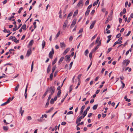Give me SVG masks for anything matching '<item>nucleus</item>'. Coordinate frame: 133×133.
Listing matches in <instances>:
<instances>
[{
	"instance_id": "dca6fc26",
	"label": "nucleus",
	"mask_w": 133,
	"mask_h": 133,
	"mask_svg": "<svg viewBox=\"0 0 133 133\" xmlns=\"http://www.w3.org/2000/svg\"><path fill=\"white\" fill-rule=\"evenodd\" d=\"M26 25L25 24H24L22 26L21 28L24 30H26Z\"/></svg>"
},
{
	"instance_id": "0e129e2a",
	"label": "nucleus",
	"mask_w": 133,
	"mask_h": 133,
	"mask_svg": "<svg viewBox=\"0 0 133 133\" xmlns=\"http://www.w3.org/2000/svg\"><path fill=\"white\" fill-rule=\"evenodd\" d=\"M49 101H48V102H46V105H45V107L46 108L47 107H48V105L49 104Z\"/></svg>"
},
{
	"instance_id": "49530a36",
	"label": "nucleus",
	"mask_w": 133,
	"mask_h": 133,
	"mask_svg": "<svg viewBox=\"0 0 133 133\" xmlns=\"http://www.w3.org/2000/svg\"><path fill=\"white\" fill-rule=\"evenodd\" d=\"M16 37H15V36H14L13 37V38H12V40L13 41H14V42H15V41H16Z\"/></svg>"
},
{
	"instance_id": "7ed1b4c3",
	"label": "nucleus",
	"mask_w": 133,
	"mask_h": 133,
	"mask_svg": "<svg viewBox=\"0 0 133 133\" xmlns=\"http://www.w3.org/2000/svg\"><path fill=\"white\" fill-rule=\"evenodd\" d=\"M54 54V51L53 48H52L51 51L50 52L49 54V56L51 59H52L53 55Z\"/></svg>"
},
{
	"instance_id": "2f4dec72",
	"label": "nucleus",
	"mask_w": 133,
	"mask_h": 133,
	"mask_svg": "<svg viewBox=\"0 0 133 133\" xmlns=\"http://www.w3.org/2000/svg\"><path fill=\"white\" fill-rule=\"evenodd\" d=\"M93 53L91 52L90 53L89 55V56L90 59L92 58V54Z\"/></svg>"
},
{
	"instance_id": "603ef678",
	"label": "nucleus",
	"mask_w": 133,
	"mask_h": 133,
	"mask_svg": "<svg viewBox=\"0 0 133 133\" xmlns=\"http://www.w3.org/2000/svg\"><path fill=\"white\" fill-rule=\"evenodd\" d=\"M72 14V12H70L68 16V18H69V17L71 16Z\"/></svg>"
},
{
	"instance_id": "9d476101",
	"label": "nucleus",
	"mask_w": 133,
	"mask_h": 133,
	"mask_svg": "<svg viewBox=\"0 0 133 133\" xmlns=\"http://www.w3.org/2000/svg\"><path fill=\"white\" fill-rule=\"evenodd\" d=\"M28 87V84H27L26 85V88L25 89V94H24V95L25 96V99H26L27 98V94H26V92H27V90Z\"/></svg>"
},
{
	"instance_id": "bb28decb",
	"label": "nucleus",
	"mask_w": 133,
	"mask_h": 133,
	"mask_svg": "<svg viewBox=\"0 0 133 133\" xmlns=\"http://www.w3.org/2000/svg\"><path fill=\"white\" fill-rule=\"evenodd\" d=\"M57 60V58H56L54 61L52 62V65H54L56 62Z\"/></svg>"
},
{
	"instance_id": "774afa93",
	"label": "nucleus",
	"mask_w": 133,
	"mask_h": 133,
	"mask_svg": "<svg viewBox=\"0 0 133 133\" xmlns=\"http://www.w3.org/2000/svg\"><path fill=\"white\" fill-rule=\"evenodd\" d=\"M92 113H90L88 115V117H90L92 115Z\"/></svg>"
},
{
	"instance_id": "864d4df0",
	"label": "nucleus",
	"mask_w": 133,
	"mask_h": 133,
	"mask_svg": "<svg viewBox=\"0 0 133 133\" xmlns=\"http://www.w3.org/2000/svg\"><path fill=\"white\" fill-rule=\"evenodd\" d=\"M12 101L11 100V98H10V97L9 98V99L6 101V102H8V103H9L10 101Z\"/></svg>"
},
{
	"instance_id": "f3484780",
	"label": "nucleus",
	"mask_w": 133,
	"mask_h": 133,
	"mask_svg": "<svg viewBox=\"0 0 133 133\" xmlns=\"http://www.w3.org/2000/svg\"><path fill=\"white\" fill-rule=\"evenodd\" d=\"M64 59V57H61L58 61V63L59 64L61 63L62 62V61H63Z\"/></svg>"
},
{
	"instance_id": "6ab92c4d",
	"label": "nucleus",
	"mask_w": 133,
	"mask_h": 133,
	"mask_svg": "<svg viewBox=\"0 0 133 133\" xmlns=\"http://www.w3.org/2000/svg\"><path fill=\"white\" fill-rule=\"evenodd\" d=\"M98 106V104H96L94 105L92 107L93 109L94 110H96Z\"/></svg>"
},
{
	"instance_id": "052dcab7",
	"label": "nucleus",
	"mask_w": 133,
	"mask_h": 133,
	"mask_svg": "<svg viewBox=\"0 0 133 133\" xmlns=\"http://www.w3.org/2000/svg\"><path fill=\"white\" fill-rule=\"evenodd\" d=\"M82 74H79L78 76V77H77V78H78V79L79 80V79H80V78H81V76H82Z\"/></svg>"
},
{
	"instance_id": "338daca9",
	"label": "nucleus",
	"mask_w": 133,
	"mask_h": 133,
	"mask_svg": "<svg viewBox=\"0 0 133 133\" xmlns=\"http://www.w3.org/2000/svg\"><path fill=\"white\" fill-rule=\"evenodd\" d=\"M107 19L109 20V21L111 20V16H108Z\"/></svg>"
},
{
	"instance_id": "6e6552de",
	"label": "nucleus",
	"mask_w": 133,
	"mask_h": 133,
	"mask_svg": "<svg viewBox=\"0 0 133 133\" xmlns=\"http://www.w3.org/2000/svg\"><path fill=\"white\" fill-rule=\"evenodd\" d=\"M31 48L28 50L26 53V56L29 57L31 54Z\"/></svg>"
},
{
	"instance_id": "bf43d9fd",
	"label": "nucleus",
	"mask_w": 133,
	"mask_h": 133,
	"mask_svg": "<svg viewBox=\"0 0 133 133\" xmlns=\"http://www.w3.org/2000/svg\"><path fill=\"white\" fill-rule=\"evenodd\" d=\"M98 3V2H97L96 1H95L94 2L93 4V6H95V5H97Z\"/></svg>"
},
{
	"instance_id": "473e14b6",
	"label": "nucleus",
	"mask_w": 133,
	"mask_h": 133,
	"mask_svg": "<svg viewBox=\"0 0 133 133\" xmlns=\"http://www.w3.org/2000/svg\"><path fill=\"white\" fill-rule=\"evenodd\" d=\"M44 117H45V118H46L47 117V115L46 114L43 115L41 117V118H43Z\"/></svg>"
},
{
	"instance_id": "1a4fd4ad",
	"label": "nucleus",
	"mask_w": 133,
	"mask_h": 133,
	"mask_svg": "<svg viewBox=\"0 0 133 133\" xmlns=\"http://www.w3.org/2000/svg\"><path fill=\"white\" fill-rule=\"evenodd\" d=\"M71 55H66L65 56V57L66 58L65 59V61H67L68 60H69V62L70 61L71 59L70 58V57Z\"/></svg>"
},
{
	"instance_id": "5701e85b",
	"label": "nucleus",
	"mask_w": 133,
	"mask_h": 133,
	"mask_svg": "<svg viewBox=\"0 0 133 133\" xmlns=\"http://www.w3.org/2000/svg\"><path fill=\"white\" fill-rule=\"evenodd\" d=\"M34 43V40H32L31 41H30L29 44V45H32Z\"/></svg>"
},
{
	"instance_id": "393cba45",
	"label": "nucleus",
	"mask_w": 133,
	"mask_h": 133,
	"mask_svg": "<svg viewBox=\"0 0 133 133\" xmlns=\"http://www.w3.org/2000/svg\"><path fill=\"white\" fill-rule=\"evenodd\" d=\"M87 113V111H86L85 110L84 114H83V118H84L85 116Z\"/></svg>"
},
{
	"instance_id": "3c124183",
	"label": "nucleus",
	"mask_w": 133,
	"mask_h": 133,
	"mask_svg": "<svg viewBox=\"0 0 133 133\" xmlns=\"http://www.w3.org/2000/svg\"><path fill=\"white\" fill-rule=\"evenodd\" d=\"M131 32V31H129L128 34L125 36L127 37L130 34Z\"/></svg>"
},
{
	"instance_id": "a18cd8bd",
	"label": "nucleus",
	"mask_w": 133,
	"mask_h": 133,
	"mask_svg": "<svg viewBox=\"0 0 133 133\" xmlns=\"http://www.w3.org/2000/svg\"><path fill=\"white\" fill-rule=\"evenodd\" d=\"M23 9V8L22 7H21L20 8L19 10L18 11V12L19 13H20L21 12V11Z\"/></svg>"
},
{
	"instance_id": "5fc2aeb1",
	"label": "nucleus",
	"mask_w": 133,
	"mask_h": 133,
	"mask_svg": "<svg viewBox=\"0 0 133 133\" xmlns=\"http://www.w3.org/2000/svg\"><path fill=\"white\" fill-rule=\"evenodd\" d=\"M126 66H127L129 63L130 61H129L128 59H127V61H126Z\"/></svg>"
},
{
	"instance_id": "f03ea898",
	"label": "nucleus",
	"mask_w": 133,
	"mask_h": 133,
	"mask_svg": "<svg viewBox=\"0 0 133 133\" xmlns=\"http://www.w3.org/2000/svg\"><path fill=\"white\" fill-rule=\"evenodd\" d=\"M122 37H120L118 40V41L115 42L114 45H113V47H114L117 44H121L122 43V42L121 41L122 40Z\"/></svg>"
},
{
	"instance_id": "680f3d73",
	"label": "nucleus",
	"mask_w": 133,
	"mask_h": 133,
	"mask_svg": "<svg viewBox=\"0 0 133 133\" xmlns=\"http://www.w3.org/2000/svg\"><path fill=\"white\" fill-rule=\"evenodd\" d=\"M27 118L28 120H30L32 119V118L30 116H29L27 117Z\"/></svg>"
},
{
	"instance_id": "6e6d98bb",
	"label": "nucleus",
	"mask_w": 133,
	"mask_h": 133,
	"mask_svg": "<svg viewBox=\"0 0 133 133\" xmlns=\"http://www.w3.org/2000/svg\"><path fill=\"white\" fill-rule=\"evenodd\" d=\"M121 83H122V85H123L122 88H123L125 87V84L121 81Z\"/></svg>"
},
{
	"instance_id": "39448f33",
	"label": "nucleus",
	"mask_w": 133,
	"mask_h": 133,
	"mask_svg": "<svg viewBox=\"0 0 133 133\" xmlns=\"http://www.w3.org/2000/svg\"><path fill=\"white\" fill-rule=\"evenodd\" d=\"M68 23V21L67 20H66L65 21L63 25V28L64 29H65L66 28V27Z\"/></svg>"
},
{
	"instance_id": "79ce46f5",
	"label": "nucleus",
	"mask_w": 133,
	"mask_h": 133,
	"mask_svg": "<svg viewBox=\"0 0 133 133\" xmlns=\"http://www.w3.org/2000/svg\"><path fill=\"white\" fill-rule=\"evenodd\" d=\"M110 28V25H109V24H108L107 26V28L106 29V30L107 31V30L108 29H109Z\"/></svg>"
},
{
	"instance_id": "ea45409f",
	"label": "nucleus",
	"mask_w": 133,
	"mask_h": 133,
	"mask_svg": "<svg viewBox=\"0 0 133 133\" xmlns=\"http://www.w3.org/2000/svg\"><path fill=\"white\" fill-rule=\"evenodd\" d=\"M19 87V84H18L15 88V91H17L18 90Z\"/></svg>"
},
{
	"instance_id": "b1692460",
	"label": "nucleus",
	"mask_w": 133,
	"mask_h": 133,
	"mask_svg": "<svg viewBox=\"0 0 133 133\" xmlns=\"http://www.w3.org/2000/svg\"><path fill=\"white\" fill-rule=\"evenodd\" d=\"M45 44V42L44 40H43L42 41V48L43 49L44 48Z\"/></svg>"
},
{
	"instance_id": "f8f14e48",
	"label": "nucleus",
	"mask_w": 133,
	"mask_h": 133,
	"mask_svg": "<svg viewBox=\"0 0 133 133\" xmlns=\"http://www.w3.org/2000/svg\"><path fill=\"white\" fill-rule=\"evenodd\" d=\"M69 48H68L66 49L63 52V54L65 55L69 51Z\"/></svg>"
},
{
	"instance_id": "c756f323",
	"label": "nucleus",
	"mask_w": 133,
	"mask_h": 133,
	"mask_svg": "<svg viewBox=\"0 0 133 133\" xmlns=\"http://www.w3.org/2000/svg\"><path fill=\"white\" fill-rule=\"evenodd\" d=\"M78 10H77L76 11H75L74 13V14L73 15L74 16H75L77 15L78 13Z\"/></svg>"
},
{
	"instance_id": "2eb2a0df",
	"label": "nucleus",
	"mask_w": 133,
	"mask_h": 133,
	"mask_svg": "<svg viewBox=\"0 0 133 133\" xmlns=\"http://www.w3.org/2000/svg\"><path fill=\"white\" fill-rule=\"evenodd\" d=\"M60 46L61 48H62L63 47L65 46V44L64 43H60Z\"/></svg>"
},
{
	"instance_id": "8fccbe9b",
	"label": "nucleus",
	"mask_w": 133,
	"mask_h": 133,
	"mask_svg": "<svg viewBox=\"0 0 133 133\" xmlns=\"http://www.w3.org/2000/svg\"><path fill=\"white\" fill-rule=\"evenodd\" d=\"M73 114V112L72 111H70L68 112L67 114V115H69L70 114Z\"/></svg>"
},
{
	"instance_id": "4c0bfd02",
	"label": "nucleus",
	"mask_w": 133,
	"mask_h": 133,
	"mask_svg": "<svg viewBox=\"0 0 133 133\" xmlns=\"http://www.w3.org/2000/svg\"><path fill=\"white\" fill-rule=\"evenodd\" d=\"M53 73H52L50 75V78L51 79H52L53 77Z\"/></svg>"
},
{
	"instance_id": "37998d69",
	"label": "nucleus",
	"mask_w": 133,
	"mask_h": 133,
	"mask_svg": "<svg viewBox=\"0 0 133 133\" xmlns=\"http://www.w3.org/2000/svg\"><path fill=\"white\" fill-rule=\"evenodd\" d=\"M60 31H58V32L57 34L56 35V38H57L58 37V36H59V35L60 34Z\"/></svg>"
},
{
	"instance_id": "e433bc0d",
	"label": "nucleus",
	"mask_w": 133,
	"mask_h": 133,
	"mask_svg": "<svg viewBox=\"0 0 133 133\" xmlns=\"http://www.w3.org/2000/svg\"><path fill=\"white\" fill-rule=\"evenodd\" d=\"M112 48H110L108 49V51L107 52V54H108L109 53L110 51L112 50Z\"/></svg>"
},
{
	"instance_id": "de8ad7c7",
	"label": "nucleus",
	"mask_w": 133,
	"mask_h": 133,
	"mask_svg": "<svg viewBox=\"0 0 133 133\" xmlns=\"http://www.w3.org/2000/svg\"><path fill=\"white\" fill-rule=\"evenodd\" d=\"M14 16H12L11 17H9V18L8 19V20L9 21H10L11 20V19L12 18H14Z\"/></svg>"
},
{
	"instance_id": "72a5a7b5",
	"label": "nucleus",
	"mask_w": 133,
	"mask_h": 133,
	"mask_svg": "<svg viewBox=\"0 0 133 133\" xmlns=\"http://www.w3.org/2000/svg\"><path fill=\"white\" fill-rule=\"evenodd\" d=\"M52 95V94H50L49 96L48 99V101H49V100L51 98V96Z\"/></svg>"
},
{
	"instance_id": "412c9836",
	"label": "nucleus",
	"mask_w": 133,
	"mask_h": 133,
	"mask_svg": "<svg viewBox=\"0 0 133 133\" xmlns=\"http://www.w3.org/2000/svg\"><path fill=\"white\" fill-rule=\"evenodd\" d=\"M90 11V10H88L87 9V10L85 13V16L88 15L89 14Z\"/></svg>"
},
{
	"instance_id": "a211bd4d",
	"label": "nucleus",
	"mask_w": 133,
	"mask_h": 133,
	"mask_svg": "<svg viewBox=\"0 0 133 133\" xmlns=\"http://www.w3.org/2000/svg\"><path fill=\"white\" fill-rule=\"evenodd\" d=\"M54 109V108L53 107H52L51 108H50L49 110L47 111L46 113H48L50 112H51V111L52 110Z\"/></svg>"
},
{
	"instance_id": "a19ab883",
	"label": "nucleus",
	"mask_w": 133,
	"mask_h": 133,
	"mask_svg": "<svg viewBox=\"0 0 133 133\" xmlns=\"http://www.w3.org/2000/svg\"><path fill=\"white\" fill-rule=\"evenodd\" d=\"M121 34L120 33H119L116 36V38H119L121 36Z\"/></svg>"
},
{
	"instance_id": "09e8293b",
	"label": "nucleus",
	"mask_w": 133,
	"mask_h": 133,
	"mask_svg": "<svg viewBox=\"0 0 133 133\" xmlns=\"http://www.w3.org/2000/svg\"><path fill=\"white\" fill-rule=\"evenodd\" d=\"M72 64H73V62H71L70 64V67H69L70 69H71V68L72 66Z\"/></svg>"
},
{
	"instance_id": "c03bdc74",
	"label": "nucleus",
	"mask_w": 133,
	"mask_h": 133,
	"mask_svg": "<svg viewBox=\"0 0 133 133\" xmlns=\"http://www.w3.org/2000/svg\"><path fill=\"white\" fill-rule=\"evenodd\" d=\"M97 34L95 35L94 36L92 37L91 38V40H92L94 39L97 36Z\"/></svg>"
},
{
	"instance_id": "f704fd0d",
	"label": "nucleus",
	"mask_w": 133,
	"mask_h": 133,
	"mask_svg": "<svg viewBox=\"0 0 133 133\" xmlns=\"http://www.w3.org/2000/svg\"><path fill=\"white\" fill-rule=\"evenodd\" d=\"M56 66H54L52 68V73H54V70H55V69H56Z\"/></svg>"
},
{
	"instance_id": "4be33fe9",
	"label": "nucleus",
	"mask_w": 133,
	"mask_h": 133,
	"mask_svg": "<svg viewBox=\"0 0 133 133\" xmlns=\"http://www.w3.org/2000/svg\"><path fill=\"white\" fill-rule=\"evenodd\" d=\"M3 128L4 130L5 131H7L9 129V128L7 126H3Z\"/></svg>"
},
{
	"instance_id": "aec40b11",
	"label": "nucleus",
	"mask_w": 133,
	"mask_h": 133,
	"mask_svg": "<svg viewBox=\"0 0 133 133\" xmlns=\"http://www.w3.org/2000/svg\"><path fill=\"white\" fill-rule=\"evenodd\" d=\"M89 53V51L88 49H87L84 52V54L86 56H88V54Z\"/></svg>"
},
{
	"instance_id": "4d7b16f0",
	"label": "nucleus",
	"mask_w": 133,
	"mask_h": 133,
	"mask_svg": "<svg viewBox=\"0 0 133 133\" xmlns=\"http://www.w3.org/2000/svg\"><path fill=\"white\" fill-rule=\"evenodd\" d=\"M94 42L90 45V48L92 47L94 45Z\"/></svg>"
},
{
	"instance_id": "9b49d317",
	"label": "nucleus",
	"mask_w": 133,
	"mask_h": 133,
	"mask_svg": "<svg viewBox=\"0 0 133 133\" xmlns=\"http://www.w3.org/2000/svg\"><path fill=\"white\" fill-rule=\"evenodd\" d=\"M82 118H83V117L82 116H81L78 118L76 121V123H77L78 122H80L81 121Z\"/></svg>"
},
{
	"instance_id": "423d86ee",
	"label": "nucleus",
	"mask_w": 133,
	"mask_h": 133,
	"mask_svg": "<svg viewBox=\"0 0 133 133\" xmlns=\"http://www.w3.org/2000/svg\"><path fill=\"white\" fill-rule=\"evenodd\" d=\"M83 0H80L78 3L77 4V6L78 7H79L80 5H81L82 6H83Z\"/></svg>"
},
{
	"instance_id": "20e7f679",
	"label": "nucleus",
	"mask_w": 133,
	"mask_h": 133,
	"mask_svg": "<svg viewBox=\"0 0 133 133\" xmlns=\"http://www.w3.org/2000/svg\"><path fill=\"white\" fill-rule=\"evenodd\" d=\"M76 19H74L73 20L72 22V23L70 27L71 28H72L74 27V25L76 24Z\"/></svg>"
},
{
	"instance_id": "c9c22d12",
	"label": "nucleus",
	"mask_w": 133,
	"mask_h": 133,
	"mask_svg": "<svg viewBox=\"0 0 133 133\" xmlns=\"http://www.w3.org/2000/svg\"><path fill=\"white\" fill-rule=\"evenodd\" d=\"M55 101L53 98H52L50 101V103L51 104H53L54 103V101Z\"/></svg>"
},
{
	"instance_id": "cd10ccee",
	"label": "nucleus",
	"mask_w": 133,
	"mask_h": 133,
	"mask_svg": "<svg viewBox=\"0 0 133 133\" xmlns=\"http://www.w3.org/2000/svg\"><path fill=\"white\" fill-rule=\"evenodd\" d=\"M61 90H59L58 91L57 93V96L58 97H60V95L61 94Z\"/></svg>"
},
{
	"instance_id": "58836bf2",
	"label": "nucleus",
	"mask_w": 133,
	"mask_h": 133,
	"mask_svg": "<svg viewBox=\"0 0 133 133\" xmlns=\"http://www.w3.org/2000/svg\"><path fill=\"white\" fill-rule=\"evenodd\" d=\"M83 28H81L79 30V31L78 32V34H79L80 33L82 32H83Z\"/></svg>"
},
{
	"instance_id": "f257e3e1",
	"label": "nucleus",
	"mask_w": 133,
	"mask_h": 133,
	"mask_svg": "<svg viewBox=\"0 0 133 133\" xmlns=\"http://www.w3.org/2000/svg\"><path fill=\"white\" fill-rule=\"evenodd\" d=\"M47 90H48V92H51V94L53 95L55 91V87H50L49 88H48Z\"/></svg>"
},
{
	"instance_id": "7c9ffc66",
	"label": "nucleus",
	"mask_w": 133,
	"mask_h": 133,
	"mask_svg": "<svg viewBox=\"0 0 133 133\" xmlns=\"http://www.w3.org/2000/svg\"><path fill=\"white\" fill-rule=\"evenodd\" d=\"M68 95V93H67L66 95V96H65V97H64V98H63L61 100V103H62L64 101V99H65V98H66V97Z\"/></svg>"
},
{
	"instance_id": "69168bd1",
	"label": "nucleus",
	"mask_w": 133,
	"mask_h": 133,
	"mask_svg": "<svg viewBox=\"0 0 133 133\" xmlns=\"http://www.w3.org/2000/svg\"><path fill=\"white\" fill-rule=\"evenodd\" d=\"M84 123V122H82L81 123H79L77 124V126H78L80 125H82Z\"/></svg>"
},
{
	"instance_id": "ddd939ff",
	"label": "nucleus",
	"mask_w": 133,
	"mask_h": 133,
	"mask_svg": "<svg viewBox=\"0 0 133 133\" xmlns=\"http://www.w3.org/2000/svg\"><path fill=\"white\" fill-rule=\"evenodd\" d=\"M50 68H51L50 65H48V67L47 68V73H49L50 71Z\"/></svg>"
},
{
	"instance_id": "0eeeda50",
	"label": "nucleus",
	"mask_w": 133,
	"mask_h": 133,
	"mask_svg": "<svg viewBox=\"0 0 133 133\" xmlns=\"http://www.w3.org/2000/svg\"><path fill=\"white\" fill-rule=\"evenodd\" d=\"M96 22V20H95L92 23L90 27V29H91L93 28Z\"/></svg>"
},
{
	"instance_id": "a878e982",
	"label": "nucleus",
	"mask_w": 133,
	"mask_h": 133,
	"mask_svg": "<svg viewBox=\"0 0 133 133\" xmlns=\"http://www.w3.org/2000/svg\"><path fill=\"white\" fill-rule=\"evenodd\" d=\"M100 39V37H97V39L95 41V44H96V43H98V42H99V41Z\"/></svg>"
},
{
	"instance_id": "e2e57ef3",
	"label": "nucleus",
	"mask_w": 133,
	"mask_h": 133,
	"mask_svg": "<svg viewBox=\"0 0 133 133\" xmlns=\"http://www.w3.org/2000/svg\"><path fill=\"white\" fill-rule=\"evenodd\" d=\"M97 50V49L95 48L93 49L91 51V52L93 53L94 52H95L96 50Z\"/></svg>"
},
{
	"instance_id": "c85d7f7f",
	"label": "nucleus",
	"mask_w": 133,
	"mask_h": 133,
	"mask_svg": "<svg viewBox=\"0 0 133 133\" xmlns=\"http://www.w3.org/2000/svg\"><path fill=\"white\" fill-rule=\"evenodd\" d=\"M33 65H34V62L33 61L32 62L31 65V72H32V70H33Z\"/></svg>"
},
{
	"instance_id": "4468645a",
	"label": "nucleus",
	"mask_w": 133,
	"mask_h": 133,
	"mask_svg": "<svg viewBox=\"0 0 133 133\" xmlns=\"http://www.w3.org/2000/svg\"><path fill=\"white\" fill-rule=\"evenodd\" d=\"M19 112L21 114V116H22L24 112V110H22V107H21L20 108Z\"/></svg>"
},
{
	"instance_id": "13d9d810",
	"label": "nucleus",
	"mask_w": 133,
	"mask_h": 133,
	"mask_svg": "<svg viewBox=\"0 0 133 133\" xmlns=\"http://www.w3.org/2000/svg\"><path fill=\"white\" fill-rule=\"evenodd\" d=\"M73 39V37L72 36H71L69 39V41H71Z\"/></svg>"
}]
</instances>
